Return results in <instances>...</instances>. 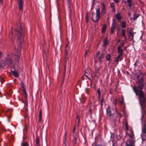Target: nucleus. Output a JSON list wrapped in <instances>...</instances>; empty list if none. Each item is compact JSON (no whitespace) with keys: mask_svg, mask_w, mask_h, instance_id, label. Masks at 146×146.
<instances>
[{"mask_svg":"<svg viewBox=\"0 0 146 146\" xmlns=\"http://www.w3.org/2000/svg\"><path fill=\"white\" fill-rule=\"evenodd\" d=\"M11 53L7 54V57L5 58L4 61L0 62V68L4 67L6 64L9 66L12 64L13 61L11 58Z\"/></svg>","mask_w":146,"mask_h":146,"instance_id":"nucleus-1","label":"nucleus"},{"mask_svg":"<svg viewBox=\"0 0 146 146\" xmlns=\"http://www.w3.org/2000/svg\"><path fill=\"white\" fill-rule=\"evenodd\" d=\"M21 26L19 25L18 26V28L16 30V31L17 32L18 40L17 42L19 44V46H21L23 42V36L22 35L21 33Z\"/></svg>","mask_w":146,"mask_h":146,"instance_id":"nucleus-2","label":"nucleus"},{"mask_svg":"<svg viewBox=\"0 0 146 146\" xmlns=\"http://www.w3.org/2000/svg\"><path fill=\"white\" fill-rule=\"evenodd\" d=\"M96 14L92 13V19L95 22H98L100 18V9L99 7L98 6L96 9Z\"/></svg>","mask_w":146,"mask_h":146,"instance_id":"nucleus-3","label":"nucleus"},{"mask_svg":"<svg viewBox=\"0 0 146 146\" xmlns=\"http://www.w3.org/2000/svg\"><path fill=\"white\" fill-rule=\"evenodd\" d=\"M130 139H128L126 143V146H135V141L132 139H131L132 136L131 135H129Z\"/></svg>","mask_w":146,"mask_h":146,"instance_id":"nucleus-4","label":"nucleus"},{"mask_svg":"<svg viewBox=\"0 0 146 146\" xmlns=\"http://www.w3.org/2000/svg\"><path fill=\"white\" fill-rule=\"evenodd\" d=\"M20 53L21 50L20 49H16V50L15 54V57L14 60L15 62H17L19 61L20 59Z\"/></svg>","mask_w":146,"mask_h":146,"instance_id":"nucleus-5","label":"nucleus"},{"mask_svg":"<svg viewBox=\"0 0 146 146\" xmlns=\"http://www.w3.org/2000/svg\"><path fill=\"white\" fill-rule=\"evenodd\" d=\"M113 110L111 108L110 106H108L106 111L107 114L109 116H113Z\"/></svg>","mask_w":146,"mask_h":146,"instance_id":"nucleus-6","label":"nucleus"},{"mask_svg":"<svg viewBox=\"0 0 146 146\" xmlns=\"http://www.w3.org/2000/svg\"><path fill=\"white\" fill-rule=\"evenodd\" d=\"M134 90L135 92L136 95L137 94H138L139 96L141 98H142L143 97V92L141 90V88L139 89V90L138 89H135V88H134Z\"/></svg>","mask_w":146,"mask_h":146,"instance_id":"nucleus-7","label":"nucleus"},{"mask_svg":"<svg viewBox=\"0 0 146 146\" xmlns=\"http://www.w3.org/2000/svg\"><path fill=\"white\" fill-rule=\"evenodd\" d=\"M85 76L90 79V78L88 77V76H92V74L91 72V70L90 68H88L87 69L85 70V73L84 74Z\"/></svg>","mask_w":146,"mask_h":146,"instance_id":"nucleus-8","label":"nucleus"},{"mask_svg":"<svg viewBox=\"0 0 146 146\" xmlns=\"http://www.w3.org/2000/svg\"><path fill=\"white\" fill-rule=\"evenodd\" d=\"M17 3L18 4L19 9L21 11H22L23 8V1L22 0H18Z\"/></svg>","mask_w":146,"mask_h":146,"instance_id":"nucleus-9","label":"nucleus"},{"mask_svg":"<svg viewBox=\"0 0 146 146\" xmlns=\"http://www.w3.org/2000/svg\"><path fill=\"white\" fill-rule=\"evenodd\" d=\"M122 59V55L121 54H119L115 58V61L118 63V61H121Z\"/></svg>","mask_w":146,"mask_h":146,"instance_id":"nucleus-10","label":"nucleus"},{"mask_svg":"<svg viewBox=\"0 0 146 146\" xmlns=\"http://www.w3.org/2000/svg\"><path fill=\"white\" fill-rule=\"evenodd\" d=\"M102 14H105L106 12V6L105 4L104 3H102Z\"/></svg>","mask_w":146,"mask_h":146,"instance_id":"nucleus-11","label":"nucleus"},{"mask_svg":"<svg viewBox=\"0 0 146 146\" xmlns=\"http://www.w3.org/2000/svg\"><path fill=\"white\" fill-rule=\"evenodd\" d=\"M69 48L67 44L66 47L65 54L66 55V57L67 58H68V54L69 53Z\"/></svg>","mask_w":146,"mask_h":146,"instance_id":"nucleus-12","label":"nucleus"},{"mask_svg":"<svg viewBox=\"0 0 146 146\" xmlns=\"http://www.w3.org/2000/svg\"><path fill=\"white\" fill-rule=\"evenodd\" d=\"M117 50L118 53L121 54V55H122L123 50L121 48V46H119L117 47Z\"/></svg>","mask_w":146,"mask_h":146,"instance_id":"nucleus-13","label":"nucleus"},{"mask_svg":"<svg viewBox=\"0 0 146 146\" xmlns=\"http://www.w3.org/2000/svg\"><path fill=\"white\" fill-rule=\"evenodd\" d=\"M125 4H128V5L129 7H130L132 5L131 0H127L124 2Z\"/></svg>","mask_w":146,"mask_h":146,"instance_id":"nucleus-14","label":"nucleus"},{"mask_svg":"<svg viewBox=\"0 0 146 146\" xmlns=\"http://www.w3.org/2000/svg\"><path fill=\"white\" fill-rule=\"evenodd\" d=\"M22 87L23 88V93L25 94L26 97H27V92L26 89L24 87V85L23 83H22Z\"/></svg>","mask_w":146,"mask_h":146,"instance_id":"nucleus-15","label":"nucleus"},{"mask_svg":"<svg viewBox=\"0 0 146 146\" xmlns=\"http://www.w3.org/2000/svg\"><path fill=\"white\" fill-rule=\"evenodd\" d=\"M108 39L106 38H105L103 41V44L102 45L103 47H105L108 44Z\"/></svg>","mask_w":146,"mask_h":146,"instance_id":"nucleus-16","label":"nucleus"},{"mask_svg":"<svg viewBox=\"0 0 146 146\" xmlns=\"http://www.w3.org/2000/svg\"><path fill=\"white\" fill-rule=\"evenodd\" d=\"M119 101L121 104H122L124 103V98L123 96H121L120 98H119Z\"/></svg>","mask_w":146,"mask_h":146,"instance_id":"nucleus-17","label":"nucleus"},{"mask_svg":"<svg viewBox=\"0 0 146 146\" xmlns=\"http://www.w3.org/2000/svg\"><path fill=\"white\" fill-rule=\"evenodd\" d=\"M115 17L118 20H120L121 17L119 14L117 13L115 15Z\"/></svg>","mask_w":146,"mask_h":146,"instance_id":"nucleus-18","label":"nucleus"},{"mask_svg":"<svg viewBox=\"0 0 146 146\" xmlns=\"http://www.w3.org/2000/svg\"><path fill=\"white\" fill-rule=\"evenodd\" d=\"M12 73L13 74L15 77H17L19 76V74L18 72L15 71H12Z\"/></svg>","mask_w":146,"mask_h":146,"instance_id":"nucleus-19","label":"nucleus"},{"mask_svg":"<svg viewBox=\"0 0 146 146\" xmlns=\"http://www.w3.org/2000/svg\"><path fill=\"white\" fill-rule=\"evenodd\" d=\"M36 146L40 145L39 139L38 137H37L36 138Z\"/></svg>","mask_w":146,"mask_h":146,"instance_id":"nucleus-20","label":"nucleus"},{"mask_svg":"<svg viewBox=\"0 0 146 146\" xmlns=\"http://www.w3.org/2000/svg\"><path fill=\"white\" fill-rule=\"evenodd\" d=\"M122 36L125 38V40H126V38L125 37V31L124 29L122 30Z\"/></svg>","mask_w":146,"mask_h":146,"instance_id":"nucleus-21","label":"nucleus"},{"mask_svg":"<svg viewBox=\"0 0 146 146\" xmlns=\"http://www.w3.org/2000/svg\"><path fill=\"white\" fill-rule=\"evenodd\" d=\"M106 60L108 61H109L111 59V55L110 54H107L106 56Z\"/></svg>","mask_w":146,"mask_h":146,"instance_id":"nucleus-22","label":"nucleus"},{"mask_svg":"<svg viewBox=\"0 0 146 146\" xmlns=\"http://www.w3.org/2000/svg\"><path fill=\"white\" fill-rule=\"evenodd\" d=\"M104 55L103 53L101 54V55L100 56L99 58V60L100 62L101 61V59H103L104 57Z\"/></svg>","mask_w":146,"mask_h":146,"instance_id":"nucleus-23","label":"nucleus"},{"mask_svg":"<svg viewBox=\"0 0 146 146\" xmlns=\"http://www.w3.org/2000/svg\"><path fill=\"white\" fill-rule=\"evenodd\" d=\"M106 25H104L102 29V33H104L105 32L106 29Z\"/></svg>","mask_w":146,"mask_h":146,"instance_id":"nucleus-24","label":"nucleus"},{"mask_svg":"<svg viewBox=\"0 0 146 146\" xmlns=\"http://www.w3.org/2000/svg\"><path fill=\"white\" fill-rule=\"evenodd\" d=\"M142 132L143 135L146 137V128H145L143 129Z\"/></svg>","mask_w":146,"mask_h":146,"instance_id":"nucleus-25","label":"nucleus"},{"mask_svg":"<svg viewBox=\"0 0 146 146\" xmlns=\"http://www.w3.org/2000/svg\"><path fill=\"white\" fill-rule=\"evenodd\" d=\"M99 68H98L97 69H96L95 71V74L97 76H98L99 75Z\"/></svg>","mask_w":146,"mask_h":146,"instance_id":"nucleus-26","label":"nucleus"},{"mask_svg":"<svg viewBox=\"0 0 146 146\" xmlns=\"http://www.w3.org/2000/svg\"><path fill=\"white\" fill-rule=\"evenodd\" d=\"M122 27L123 28H125L126 27V23L124 21L122 22L121 23Z\"/></svg>","mask_w":146,"mask_h":146,"instance_id":"nucleus-27","label":"nucleus"},{"mask_svg":"<svg viewBox=\"0 0 146 146\" xmlns=\"http://www.w3.org/2000/svg\"><path fill=\"white\" fill-rule=\"evenodd\" d=\"M66 133H65V138L64 139V146H66Z\"/></svg>","mask_w":146,"mask_h":146,"instance_id":"nucleus-28","label":"nucleus"},{"mask_svg":"<svg viewBox=\"0 0 146 146\" xmlns=\"http://www.w3.org/2000/svg\"><path fill=\"white\" fill-rule=\"evenodd\" d=\"M138 16H139V15L138 14H135L134 15V16L133 17V20H134L136 19L138 17Z\"/></svg>","mask_w":146,"mask_h":146,"instance_id":"nucleus-29","label":"nucleus"},{"mask_svg":"<svg viewBox=\"0 0 146 146\" xmlns=\"http://www.w3.org/2000/svg\"><path fill=\"white\" fill-rule=\"evenodd\" d=\"M100 52H97V53L96 54L95 56V58H97L98 57V56L100 54Z\"/></svg>","mask_w":146,"mask_h":146,"instance_id":"nucleus-30","label":"nucleus"},{"mask_svg":"<svg viewBox=\"0 0 146 146\" xmlns=\"http://www.w3.org/2000/svg\"><path fill=\"white\" fill-rule=\"evenodd\" d=\"M13 33L12 32H10L9 33V37L10 38H12Z\"/></svg>","mask_w":146,"mask_h":146,"instance_id":"nucleus-31","label":"nucleus"},{"mask_svg":"<svg viewBox=\"0 0 146 146\" xmlns=\"http://www.w3.org/2000/svg\"><path fill=\"white\" fill-rule=\"evenodd\" d=\"M116 113H117V115L118 117H119V118L121 117L122 115L120 113H119V112H117V111L116 110Z\"/></svg>","mask_w":146,"mask_h":146,"instance_id":"nucleus-32","label":"nucleus"},{"mask_svg":"<svg viewBox=\"0 0 146 146\" xmlns=\"http://www.w3.org/2000/svg\"><path fill=\"white\" fill-rule=\"evenodd\" d=\"M117 98H116L114 100V101L113 102V103L115 104V105L117 103Z\"/></svg>","mask_w":146,"mask_h":146,"instance_id":"nucleus-33","label":"nucleus"},{"mask_svg":"<svg viewBox=\"0 0 146 146\" xmlns=\"http://www.w3.org/2000/svg\"><path fill=\"white\" fill-rule=\"evenodd\" d=\"M42 111L41 109H40L39 111V117H42Z\"/></svg>","mask_w":146,"mask_h":146,"instance_id":"nucleus-34","label":"nucleus"},{"mask_svg":"<svg viewBox=\"0 0 146 146\" xmlns=\"http://www.w3.org/2000/svg\"><path fill=\"white\" fill-rule=\"evenodd\" d=\"M3 56V53L0 51V59Z\"/></svg>","mask_w":146,"mask_h":146,"instance_id":"nucleus-35","label":"nucleus"},{"mask_svg":"<svg viewBox=\"0 0 146 146\" xmlns=\"http://www.w3.org/2000/svg\"><path fill=\"white\" fill-rule=\"evenodd\" d=\"M116 28L115 25H112V30H114Z\"/></svg>","mask_w":146,"mask_h":146,"instance_id":"nucleus-36","label":"nucleus"},{"mask_svg":"<svg viewBox=\"0 0 146 146\" xmlns=\"http://www.w3.org/2000/svg\"><path fill=\"white\" fill-rule=\"evenodd\" d=\"M98 93L99 94V97H98V98H100V94H101V92H100V90H98Z\"/></svg>","mask_w":146,"mask_h":146,"instance_id":"nucleus-37","label":"nucleus"},{"mask_svg":"<svg viewBox=\"0 0 146 146\" xmlns=\"http://www.w3.org/2000/svg\"><path fill=\"white\" fill-rule=\"evenodd\" d=\"M110 7L111 8L114 7V4L113 3H112L110 4Z\"/></svg>","mask_w":146,"mask_h":146,"instance_id":"nucleus-38","label":"nucleus"},{"mask_svg":"<svg viewBox=\"0 0 146 146\" xmlns=\"http://www.w3.org/2000/svg\"><path fill=\"white\" fill-rule=\"evenodd\" d=\"M129 36H133V33H132V32L131 31L129 33Z\"/></svg>","mask_w":146,"mask_h":146,"instance_id":"nucleus-39","label":"nucleus"},{"mask_svg":"<svg viewBox=\"0 0 146 146\" xmlns=\"http://www.w3.org/2000/svg\"><path fill=\"white\" fill-rule=\"evenodd\" d=\"M104 102V99H102L101 101V103H100V105L101 106H102L103 105L102 102Z\"/></svg>","mask_w":146,"mask_h":146,"instance_id":"nucleus-40","label":"nucleus"},{"mask_svg":"<svg viewBox=\"0 0 146 146\" xmlns=\"http://www.w3.org/2000/svg\"><path fill=\"white\" fill-rule=\"evenodd\" d=\"M89 52V50H87V51H86V52L85 53V57H86V56L88 54V53Z\"/></svg>","mask_w":146,"mask_h":146,"instance_id":"nucleus-41","label":"nucleus"},{"mask_svg":"<svg viewBox=\"0 0 146 146\" xmlns=\"http://www.w3.org/2000/svg\"><path fill=\"white\" fill-rule=\"evenodd\" d=\"M113 1L115 3H118L119 2L120 0H113Z\"/></svg>","mask_w":146,"mask_h":146,"instance_id":"nucleus-42","label":"nucleus"},{"mask_svg":"<svg viewBox=\"0 0 146 146\" xmlns=\"http://www.w3.org/2000/svg\"><path fill=\"white\" fill-rule=\"evenodd\" d=\"M23 146H27L28 145V143H25L23 144Z\"/></svg>","mask_w":146,"mask_h":146,"instance_id":"nucleus-43","label":"nucleus"},{"mask_svg":"<svg viewBox=\"0 0 146 146\" xmlns=\"http://www.w3.org/2000/svg\"><path fill=\"white\" fill-rule=\"evenodd\" d=\"M112 25H116V22L114 21V19H113V23L112 24Z\"/></svg>","mask_w":146,"mask_h":146,"instance_id":"nucleus-44","label":"nucleus"},{"mask_svg":"<svg viewBox=\"0 0 146 146\" xmlns=\"http://www.w3.org/2000/svg\"><path fill=\"white\" fill-rule=\"evenodd\" d=\"M112 25H116V22L114 21V19H113V23L112 24Z\"/></svg>","mask_w":146,"mask_h":146,"instance_id":"nucleus-45","label":"nucleus"},{"mask_svg":"<svg viewBox=\"0 0 146 146\" xmlns=\"http://www.w3.org/2000/svg\"><path fill=\"white\" fill-rule=\"evenodd\" d=\"M86 22H88V15H87L86 16Z\"/></svg>","mask_w":146,"mask_h":146,"instance_id":"nucleus-46","label":"nucleus"},{"mask_svg":"<svg viewBox=\"0 0 146 146\" xmlns=\"http://www.w3.org/2000/svg\"><path fill=\"white\" fill-rule=\"evenodd\" d=\"M112 11L115 12V9L114 7L112 8Z\"/></svg>","mask_w":146,"mask_h":146,"instance_id":"nucleus-47","label":"nucleus"},{"mask_svg":"<svg viewBox=\"0 0 146 146\" xmlns=\"http://www.w3.org/2000/svg\"><path fill=\"white\" fill-rule=\"evenodd\" d=\"M124 45V42H123L121 44V47H122Z\"/></svg>","mask_w":146,"mask_h":146,"instance_id":"nucleus-48","label":"nucleus"},{"mask_svg":"<svg viewBox=\"0 0 146 146\" xmlns=\"http://www.w3.org/2000/svg\"><path fill=\"white\" fill-rule=\"evenodd\" d=\"M89 112L90 113H92V109H90L89 111Z\"/></svg>","mask_w":146,"mask_h":146,"instance_id":"nucleus-49","label":"nucleus"},{"mask_svg":"<svg viewBox=\"0 0 146 146\" xmlns=\"http://www.w3.org/2000/svg\"><path fill=\"white\" fill-rule=\"evenodd\" d=\"M39 121H41L42 120V117H39Z\"/></svg>","mask_w":146,"mask_h":146,"instance_id":"nucleus-50","label":"nucleus"},{"mask_svg":"<svg viewBox=\"0 0 146 146\" xmlns=\"http://www.w3.org/2000/svg\"><path fill=\"white\" fill-rule=\"evenodd\" d=\"M76 118L78 119H80V117L78 115H77V116H76Z\"/></svg>","mask_w":146,"mask_h":146,"instance_id":"nucleus-51","label":"nucleus"},{"mask_svg":"<svg viewBox=\"0 0 146 146\" xmlns=\"http://www.w3.org/2000/svg\"><path fill=\"white\" fill-rule=\"evenodd\" d=\"M128 15L129 17H130L131 15V13H128Z\"/></svg>","mask_w":146,"mask_h":146,"instance_id":"nucleus-52","label":"nucleus"},{"mask_svg":"<svg viewBox=\"0 0 146 146\" xmlns=\"http://www.w3.org/2000/svg\"><path fill=\"white\" fill-rule=\"evenodd\" d=\"M78 126L79 125V123L80 122V119H78Z\"/></svg>","mask_w":146,"mask_h":146,"instance_id":"nucleus-53","label":"nucleus"},{"mask_svg":"<svg viewBox=\"0 0 146 146\" xmlns=\"http://www.w3.org/2000/svg\"><path fill=\"white\" fill-rule=\"evenodd\" d=\"M102 146V145H95V146Z\"/></svg>","mask_w":146,"mask_h":146,"instance_id":"nucleus-54","label":"nucleus"},{"mask_svg":"<svg viewBox=\"0 0 146 146\" xmlns=\"http://www.w3.org/2000/svg\"><path fill=\"white\" fill-rule=\"evenodd\" d=\"M75 130V127H74L73 130V132H74Z\"/></svg>","mask_w":146,"mask_h":146,"instance_id":"nucleus-55","label":"nucleus"},{"mask_svg":"<svg viewBox=\"0 0 146 146\" xmlns=\"http://www.w3.org/2000/svg\"><path fill=\"white\" fill-rule=\"evenodd\" d=\"M3 0H0V3H2Z\"/></svg>","mask_w":146,"mask_h":146,"instance_id":"nucleus-56","label":"nucleus"},{"mask_svg":"<svg viewBox=\"0 0 146 146\" xmlns=\"http://www.w3.org/2000/svg\"><path fill=\"white\" fill-rule=\"evenodd\" d=\"M1 81H2H2L3 82L4 81V79H3V78H1Z\"/></svg>","mask_w":146,"mask_h":146,"instance_id":"nucleus-57","label":"nucleus"},{"mask_svg":"<svg viewBox=\"0 0 146 146\" xmlns=\"http://www.w3.org/2000/svg\"><path fill=\"white\" fill-rule=\"evenodd\" d=\"M44 52L46 54V52H47V51H44Z\"/></svg>","mask_w":146,"mask_h":146,"instance_id":"nucleus-58","label":"nucleus"},{"mask_svg":"<svg viewBox=\"0 0 146 146\" xmlns=\"http://www.w3.org/2000/svg\"><path fill=\"white\" fill-rule=\"evenodd\" d=\"M120 39H119V40H118V42H120Z\"/></svg>","mask_w":146,"mask_h":146,"instance_id":"nucleus-59","label":"nucleus"},{"mask_svg":"<svg viewBox=\"0 0 146 146\" xmlns=\"http://www.w3.org/2000/svg\"><path fill=\"white\" fill-rule=\"evenodd\" d=\"M111 32H114V30H112V29H111Z\"/></svg>","mask_w":146,"mask_h":146,"instance_id":"nucleus-60","label":"nucleus"},{"mask_svg":"<svg viewBox=\"0 0 146 146\" xmlns=\"http://www.w3.org/2000/svg\"><path fill=\"white\" fill-rule=\"evenodd\" d=\"M133 19L131 18H130V19L131 20H132Z\"/></svg>","mask_w":146,"mask_h":146,"instance_id":"nucleus-61","label":"nucleus"},{"mask_svg":"<svg viewBox=\"0 0 146 146\" xmlns=\"http://www.w3.org/2000/svg\"><path fill=\"white\" fill-rule=\"evenodd\" d=\"M75 140H76V139L75 138Z\"/></svg>","mask_w":146,"mask_h":146,"instance_id":"nucleus-62","label":"nucleus"},{"mask_svg":"<svg viewBox=\"0 0 146 146\" xmlns=\"http://www.w3.org/2000/svg\"><path fill=\"white\" fill-rule=\"evenodd\" d=\"M40 146V145H38V146Z\"/></svg>","mask_w":146,"mask_h":146,"instance_id":"nucleus-63","label":"nucleus"},{"mask_svg":"<svg viewBox=\"0 0 146 146\" xmlns=\"http://www.w3.org/2000/svg\"><path fill=\"white\" fill-rule=\"evenodd\" d=\"M68 1H69V0H68Z\"/></svg>","mask_w":146,"mask_h":146,"instance_id":"nucleus-64","label":"nucleus"}]
</instances>
